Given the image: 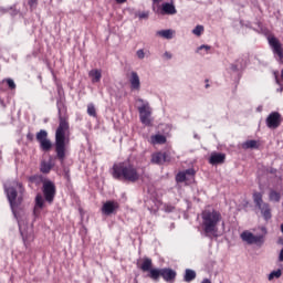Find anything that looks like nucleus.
Returning <instances> with one entry per match:
<instances>
[{"label":"nucleus","instance_id":"nucleus-32","mask_svg":"<svg viewBox=\"0 0 283 283\" xmlns=\"http://www.w3.org/2000/svg\"><path fill=\"white\" fill-rule=\"evenodd\" d=\"M3 81L7 83L9 90H17V84L14 83V80L6 78Z\"/></svg>","mask_w":283,"mask_h":283},{"label":"nucleus","instance_id":"nucleus-31","mask_svg":"<svg viewBox=\"0 0 283 283\" xmlns=\"http://www.w3.org/2000/svg\"><path fill=\"white\" fill-rule=\"evenodd\" d=\"M87 114L88 116H93L94 118H96V107L94 106V104L87 105Z\"/></svg>","mask_w":283,"mask_h":283},{"label":"nucleus","instance_id":"nucleus-12","mask_svg":"<svg viewBox=\"0 0 283 283\" xmlns=\"http://www.w3.org/2000/svg\"><path fill=\"white\" fill-rule=\"evenodd\" d=\"M160 14H168V15L178 14V10L176 9V4L174 3V1L164 2L161 4Z\"/></svg>","mask_w":283,"mask_h":283},{"label":"nucleus","instance_id":"nucleus-10","mask_svg":"<svg viewBox=\"0 0 283 283\" xmlns=\"http://www.w3.org/2000/svg\"><path fill=\"white\" fill-rule=\"evenodd\" d=\"M280 123H282V115L277 112L271 113L266 118V126L270 129H277L280 127Z\"/></svg>","mask_w":283,"mask_h":283},{"label":"nucleus","instance_id":"nucleus-38","mask_svg":"<svg viewBox=\"0 0 283 283\" xmlns=\"http://www.w3.org/2000/svg\"><path fill=\"white\" fill-rule=\"evenodd\" d=\"M139 19H148L149 18V13L148 12H142L138 14Z\"/></svg>","mask_w":283,"mask_h":283},{"label":"nucleus","instance_id":"nucleus-21","mask_svg":"<svg viewBox=\"0 0 283 283\" xmlns=\"http://www.w3.org/2000/svg\"><path fill=\"white\" fill-rule=\"evenodd\" d=\"M153 145H165L167 143V137L165 135H154L150 137Z\"/></svg>","mask_w":283,"mask_h":283},{"label":"nucleus","instance_id":"nucleus-39","mask_svg":"<svg viewBox=\"0 0 283 283\" xmlns=\"http://www.w3.org/2000/svg\"><path fill=\"white\" fill-rule=\"evenodd\" d=\"M164 59H167L168 61L171 60V59H172L171 53H169L168 51H166V52L164 53Z\"/></svg>","mask_w":283,"mask_h":283},{"label":"nucleus","instance_id":"nucleus-28","mask_svg":"<svg viewBox=\"0 0 283 283\" xmlns=\"http://www.w3.org/2000/svg\"><path fill=\"white\" fill-rule=\"evenodd\" d=\"M195 277H196V271L187 269L184 276L185 282H193Z\"/></svg>","mask_w":283,"mask_h":283},{"label":"nucleus","instance_id":"nucleus-37","mask_svg":"<svg viewBox=\"0 0 283 283\" xmlns=\"http://www.w3.org/2000/svg\"><path fill=\"white\" fill-rule=\"evenodd\" d=\"M200 50H206V52H209V50H211L210 45L207 44H202L197 49V52H200Z\"/></svg>","mask_w":283,"mask_h":283},{"label":"nucleus","instance_id":"nucleus-7","mask_svg":"<svg viewBox=\"0 0 283 283\" xmlns=\"http://www.w3.org/2000/svg\"><path fill=\"white\" fill-rule=\"evenodd\" d=\"M42 191L46 202L52 205V202H54V196H56V186H54V182L51 180H44Z\"/></svg>","mask_w":283,"mask_h":283},{"label":"nucleus","instance_id":"nucleus-20","mask_svg":"<svg viewBox=\"0 0 283 283\" xmlns=\"http://www.w3.org/2000/svg\"><path fill=\"white\" fill-rule=\"evenodd\" d=\"M224 154H212L210 156V165H222L224 163Z\"/></svg>","mask_w":283,"mask_h":283},{"label":"nucleus","instance_id":"nucleus-5","mask_svg":"<svg viewBox=\"0 0 283 283\" xmlns=\"http://www.w3.org/2000/svg\"><path fill=\"white\" fill-rule=\"evenodd\" d=\"M137 109L139 112V118L143 125H151V106H149V102L137 98Z\"/></svg>","mask_w":283,"mask_h":283},{"label":"nucleus","instance_id":"nucleus-43","mask_svg":"<svg viewBox=\"0 0 283 283\" xmlns=\"http://www.w3.org/2000/svg\"><path fill=\"white\" fill-rule=\"evenodd\" d=\"M163 0H153V3H160Z\"/></svg>","mask_w":283,"mask_h":283},{"label":"nucleus","instance_id":"nucleus-22","mask_svg":"<svg viewBox=\"0 0 283 283\" xmlns=\"http://www.w3.org/2000/svg\"><path fill=\"white\" fill-rule=\"evenodd\" d=\"M29 181L31 182V185H35V187H40L45 182V179H43V176L41 175H34L29 177Z\"/></svg>","mask_w":283,"mask_h":283},{"label":"nucleus","instance_id":"nucleus-13","mask_svg":"<svg viewBox=\"0 0 283 283\" xmlns=\"http://www.w3.org/2000/svg\"><path fill=\"white\" fill-rule=\"evenodd\" d=\"M118 209V202L116 201H106L102 207V213L104 216H112Z\"/></svg>","mask_w":283,"mask_h":283},{"label":"nucleus","instance_id":"nucleus-25","mask_svg":"<svg viewBox=\"0 0 283 283\" xmlns=\"http://www.w3.org/2000/svg\"><path fill=\"white\" fill-rule=\"evenodd\" d=\"M40 171L42 174H50V171H52V164L50 161H42L40 166Z\"/></svg>","mask_w":283,"mask_h":283},{"label":"nucleus","instance_id":"nucleus-2","mask_svg":"<svg viewBox=\"0 0 283 283\" xmlns=\"http://www.w3.org/2000/svg\"><path fill=\"white\" fill-rule=\"evenodd\" d=\"M17 187L20 191V195L17 192V189H14V187L6 188V192H7V198L10 202L11 211L18 221L23 242L24 244H28L29 237H28V233H25V226H23V222H21V217L17 211L21 202H23V186L21 184H17Z\"/></svg>","mask_w":283,"mask_h":283},{"label":"nucleus","instance_id":"nucleus-35","mask_svg":"<svg viewBox=\"0 0 283 283\" xmlns=\"http://www.w3.org/2000/svg\"><path fill=\"white\" fill-rule=\"evenodd\" d=\"M136 56H137L140 61H143V59H145V50H143V49L137 50Z\"/></svg>","mask_w":283,"mask_h":283},{"label":"nucleus","instance_id":"nucleus-33","mask_svg":"<svg viewBox=\"0 0 283 283\" xmlns=\"http://www.w3.org/2000/svg\"><path fill=\"white\" fill-rule=\"evenodd\" d=\"M176 180L177 182H185V180H187V174L185 171L178 172Z\"/></svg>","mask_w":283,"mask_h":283},{"label":"nucleus","instance_id":"nucleus-34","mask_svg":"<svg viewBox=\"0 0 283 283\" xmlns=\"http://www.w3.org/2000/svg\"><path fill=\"white\" fill-rule=\"evenodd\" d=\"M164 211H165L166 213H172V211H176V207H174V206H171V205H165Z\"/></svg>","mask_w":283,"mask_h":283},{"label":"nucleus","instance_id":"nucleus-3","mask_svg":"<svg viewBox=\"0 0 283 283\" xmlns=\"http://www.w3.org/2000/svg\"><path fill=\"white\" fill-rule=\"evenodd\" d=\"M112 176L115 180H123L126 182H138L140 180V172L132 164L119 163L112 168Z\"/></svg>","mask_w":283,"mask_h":283},{"label":"nucleus","instance_id":"nucleus-42","mask_svg":"<svg viewBox=\"0 0 283 283\" xmlns=\"http://www.w3.org/2000/svg\"><path fill=\"white\" fill-rule=\"evenodd\" d=\"M201 283H211L209 279H205Z\"/></svg>","mask_w":283,"mask_h":283},{"label":"nucleus","instance_id":"nucleus-9","mask_svg":"<svg viewBox=\"0 0 283 283\" xmlns=\"http://www.w3.org/2000/svg\"><path fill=\"white\" fill-rule=\"evenodd\" d=\"M240 238L243 242H247V244H262V242H264L263 235H254L250 231H243Z\"/></svg>","mask_w":283,"mask_h":283},{"label":"nucleus","instance_id":"nucleus-11","mask_svg":"<svg viewBox=\"0 0 283 283\" xmlns=\"http://www.w3.org/2000/svg\"><path fill=\"white\" fill-rule=\"evenodd\" d=\"M269 44L271 45L273 53L279 56L280 61H282L283 48H282V43H280V40H277L276 38H270Z\"/></svg>","mask_w":283,"mask_h":283},{"label":"nucleus","instance_id":"nucleus-16","mask_svg":"<svg viewBox=\"0 0 283 283\" xmlns=\"http://www.w3.org/2000/svg\"><path fill=\"white\" fill-rule=\"evenodd\" d=\"M157 36H161V39H167L168 41L176 36V31L172 29L160 30L156 32Z\"/></svg>","mask_w":283,"mask_h":283},{"label":"nucleus","instance_id":"nucleus-44","mask_svg":"<svg viewBox=\"0 0 283 283\" xmlns=\"http://www.w3.org/2000/svg\"><path fill=\"white\" fill-rule=\"evenodd\" d=\"M31 3H36V0H31Z\"/></svg>","mask_w":283,"mask_h":283},{"label":"nucleus","instance_id":"nucleus-29","mask_svg":"<svg viewBox=\"0 0 283 283\" xmlns=\"http://www.w3.org/2000/svg\"><path fill=\"white\" fill-rule=\"evenodd\" d=\"M269 198H270L271 202H280L282 196L280 195V192H277L275 190H271Z\"/></svg>","mask_w":283,"mask_h":283},{"label":"nucleus","instance_id":"nucleus-1","mask_svg":"<svg viewBox=\"0 0 283 283\" xmlns=\"http://www.w3.org/2000/svg\"><path fill=\"white\" fill-rule=\"evenodd\" d=\"M57 112H59V127L55 132V151L59 160L63 163L65 160V137L70 133V123H67V117H65V105L63 102L57 101Z\"/></svg>","mask_w":283,"mask_h":283},{"label":"nucleus","instance_id":"nucleus-8","mask_svg":"<svg viewBox=\"0 0 283 283\" xmlns=\"http://www.w3.org/2000/svg\"><path fill=\"white\" fill-rule=\"evenodd\" d=\"M42 151H50L52 149V142L48 139V130L41 129L35 136Z\"/></svg>","mask_w":283,"mask_h":283},{"label":"nucleus","instance_id":"nucleus-18","mask_svg":"<svg viewBox=\"0 0 283 283\" xmlns=\"http://www.w3.org/2000/svg\"><path fill=\"white\" fill-rule=\"evenodd\" d=\"M161 277L166 282H171V280H176V271L171 269H161Z\"/></svg>","mask_w":283,"mask_h":283},{"label":"nucleus","instance_id":"nucleus-17","mask_svg":"<svg viewBox=\"0 0 283 283\" xmlns=\"http://www.w3.org/2000/svg\"><path fill=\"white\" fill-rule=\"evenodd\" d=\"M167 154L165 153H156L151 157V163L155 165H163V163H167Z\"/></svg>","mask_w":283,"mask_h":283},{"label":"nucleus","instance_id":"nucleus-26","mask_svg":"<svg viewBox=\"0 0 283 283\" xmlns=\"http://www.w3.org/2000/svg\"><path fill=\"white\" fill-rule=\"evenodd\" d=\"M163 277V269L161 270H158V269H151L149 271V277L151 280H155V281H158L159 277Z\"/></svg>","mask_w":283,"mask_h":283},{"label":"nucleus","instance_id":"nucleus-4","mask_svg":"<svg viewBox=\"0 0 283 283\" xmlns=\"http://www.w3.org/2000/svg\"><path fill=\"white\" fill-rule=\"evenodd\" d=\"M201 219L206 238H218V224L222 221V214L217 210H205Z\"/></svg>","mask_w":283,"mask_h":283},{"label":"nucleus","instance_id":"nucleus-41","mask_svg":"<svg viewBox=\"0 0 283 283\" xmlns=\"http://www.w3.org/2000/svg\"><path fill=\"white\" fill-rule=\"evenodd\" d=\"M116 1V3H125V1H127V0H115Z\"/></svg>","mask_w":283,"mask_h":283},{"label":"nucleus","instance_id":"nucleus-30","mask_svg":"<svg viewBox=\"0 0 283 283\" xmlns=\"http://www.w3.org/2000/svg\"><path fill=\"white\" fill-rule=\"evenodd\" d=\"M202 32H205V27L198 24L193 30H192V34H195V36H202Z\"/></svg>","mask_w":283,"mask_h":283},{"label":"nucleus","instance_id":"nucleus-24","mask_svg":"<svg viewBox=\"0 0 283 283\" xmlns=\"http://www.w3.org/2000/svg\"><path fill=\"white\" fill-rule=\"evenodd\" d=\"M151 266H153L151 259L145 258V259L143 260V263L140 264L139 269H140L142 271H144V273H147L148 271L151 270Z\"/></svg>","mask_w":283,"mask_h":283},{"label":"nucleus","instance_id":"nucleus-27","mask_svg":"<svg viewBox=\"0 0 283 283\" xmlns=\"http://www.w3.org/2000/svg\"><path fill=\"white\" fill-rule=\"evenodd\" d=\"M280 277H282V270H274L272 271L269 276L268 280L269 282H273V280H280Z\"/></svg>","mask_w":283,"mask_h":283},{"label":"nucleus","instance_id":"nucleus-19","mask_svg":"<svg viewBox=\"0 0 283 283\" xmlns=\"http://www.w3.org/2000/svg\"><path fill=\"white\" fill-rule=\"evenodd\" d=\"M88 76L92 78V83H101L103 74L101 73V70L94 69L88 72Z\"/></svg>","mask_w":283,"mask_h":283},{"label":"nucleus","instance_id":"nucleus-23","mask_svg":"<svg viewBox=\"0 0 283 283\" xmlns=\"http://www.w3.org/2000/svg\"><path fill=\"white\" fill-rule=\"evenodd\" d=\"M258 147H260V144L255 139H250L242 144V149H258Z\"/></svg>","mask_w":283,"mask_h":283},{"label":"nucleus","instance_id":"nucleus-40","mask_svg":"<svg viewBox=\"0 0 283 283\" xmlns=\"http://www.w3.org/2000/svg\"><path fill=\"white\" fill-rule=\"evenodd\" d=\"M279 262H283V249L281 250L279 254Z\"/></svg>","mask_w":283,"mask_h":283},{"label":"nucleus","instance_id":"nucleus-45","mask_svg":"<svg viewBox=\"0 0 283 283\" xmlns=\"http://www.w3.org/2000/svg\"><path fill=\"white\" fill-rule=\"evenodd\" d=\"M206 87H209V84H207Z\"/></svg>","mask_w":283,"mask_h":283},{"label":"nucleus","instance_id":"nucleus-14","mask_svg":"<svg viewBox=\"0 0 283 283\" xmlns=\"http://www.w3.org/2000/svg\"><path fill=\"white\" fill-rule=\"evenodd\" d=\"M129 83H130V90L135 92H140V76H138V73L136 72L130 73Z\"/></svg>","mask_w":283,"mask_h":283},{"label":"nucleus","instance_id":"nucleus-36","mask_svg":"<svg viewBox=\"0 0 283 283\" xmlns=\"http://www.w3.org/2000/svg\"><path fill=\"white\" fill-rule=\"evenodd\" d=\"M184 174H186V178H187V177L192 178V176L196 175V170H193V169H187L186 171H184Z\"/></svg>","mask_w":283,"mask_h":283},{"label":"nucleus","instance_id":"nucleus-15","mask_svg":"<svg viewBox=\"0 0 283 283\" xmlns=\"http://www.w3.org/2000/svg\"><path fill=\"white\" fill-rule=\"evenodd\" d=\"M43 207H45V200L43 199V196L38 195L35 197V206H34V210H33V214L35 216V218H38V216H40L41 209H43Z\"/></svg>","mask_w":283,"mask_h":283},{"label":"nucleus","instance_id":"nucleus-6","mask_svg":"<svg viewBox=\"0 0 283 283\" xmlns=\"http://www.w3.org/2000/svg\"><path fill=\"white\" fill-rule=\"evenodd\" d=\"M253 202L258 210H260L261 216L264 218V220H271V206L262 199L261 192H254L253 193Z\"/></svg>","mask_w":283,"mask_h":283}]
</instances>
